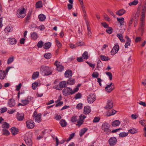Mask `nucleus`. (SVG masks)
<instances>
[{
	"label": "nucleus",
	"mask_w": 146,
	"mask_h": 146,
	"mask_svg": "<svg viewBox=\"0 0 146 146\" xmlns=\"http://www.w3.org/2000/svg\"><path fill=\"white\" fill-rule=\"evenodd\" d=\"M79 88L78 87L72 90V88L68 87L63 90L62 93L64 95L66 96L70 94H73L77 92Z\"/></svg>",
	"instance_id": "obj_1"
},
{
	"label": "nucleus",
	"mask_w": 146,
	"mask_h": 146,
	"mask_svg": "<svg viewBox=\"0 0 146 146\" xmlns=\"http://www.w3.org/2000/svg\"><path fill=\"white\" fill-rule=\"evenodd\" d=\"M40 72L45 76L48 75L52 73L51 68L48 66H42L40 69Z\"/></svg>",
	"instance_id": "obj_2"
},
{
	"label": "nucleus",
	"mask_w": 146,
	"mask_h": 146,
	"mask_svg": "<svg viewBox=\"0 0 146 146\" xmlns=\"http://www.w3.org/2000/svg\"><path fill=\"white\" fill-rule=\"evenodd\" d=\"M26 12L24 7L19 8L17 11V16L18 18H23L26 15Z\"/></svg>",
	"instance_id": "obj_3"
},
{
	"label": "nucleus",
	"mask_w": 146,
	"mask_h": 146,
	"mask_svg": "<svg viewBox=\"0 0 146 146\" xmlns=\"http://www.w3.org/2000/svg\"><path fill=\"white\" fill-rule=\"evenodd\" d=\"M32 135L31 133L26 134L25 141L26 144L28 146H32L33 143L31 139Z\"/></svg>",
	"instance_id": "obj_4"
},
{
	"label": "nucleus",
	"mask_w": 146,
	"mask_h": 146,
	"mask_svg": "<svg viewBox=\"0 0 146 146\" xmlns=\"http://www.w3.org/2000/svg\"><path fill=\"white\" fill-rule=\"evenodd\" d=\"M67 82L66 81H61L60 82L59 85L55 86L54 88L56 90H61L62 88L67 86Z\"/></svg>",
	"instance_id": "obj_5"
},
{
	"label": "nucleus",
	"mask_w": 146,
	"mask_h": 146,
	"mask_svg": "<svg viewBox=\"0 0 146 146\" xmlns=\"http://www.w3.org/2000/svg\"><path fill=\"white\" fill-rule=\"evenodd\" d=\"M96 97L94 94H90L88 95L87 97V100L89 104H92L96 100Z\"/></svg>",
	"instance_id": "obj_6"
},
{
	"label": "nucleus",
	"mask_w": 146,
	"mask_h": 146,
	"mask_svg": "<svg viewBox=\"0 0 146 146\" xmlns=\"http://www.w3.org/2000/svg\"><path fill=\"white\" fill-rule=\"evenodd\" d=\"M41 114L40 113H38L36 111L34 112L33 116L35 119V122L39 123L41 121Z\"/></svg>",
	"instance_id": "obj_7"
},
{
	"label": "nucleus",
	"mask_w": 146,
	"mask_h": 146,
	"mask_svg": "<svg viewBox=\"0 0 146 146\" xmlns=\"http://www.w3.org/2000/svg\"><path fill=\"white\" fill-rule=\"evenodd\" d=\"M7 41L10 45H15L17 43V39L13 36L8 38Z\"/></svg>",
	"instance_id": "obj_8"
},
{
	"label": "nucleus",
	"mask_w": 146,
	"mask_h": 146,
	"mask_svg": "<svg viewBox=\"0 0 146 146\" xmlns=\"http://www.w3.org/2000/svg\"><path fill=\"white\" fill-rule=\"evenodd\" d=\"M108 142L110 146H114L117 143V139L115 137H111L109 139Z\"/></svg>",
	"instance_id": "obj_9"
},
{
	"label": "nucleus",
	"mask_w": 146,
	"mask_h": 146,
	"mask_svg": "<svg viewBox=\"0 0 146 146\" xmlns=\"http://www.w3.org/2000/svg\"><path fill=\"white\" fill-rule=\"evenodd\" d=\"M110 125L108 123L105 122L103 123L102 129L105 131L108 132L110 131Z\"/></svg>",
	"instance_id": "obj_10"
},
{
	"label": "nucleus",
	"mask_w": 146,
	"mask_h": 146,
	"mask_svg": "<svg viewBox=\"0 0 146 146\" xmlns=\"http://www.w3.org/2000/svg\"><path fill=\"white\" fill-rule=\"evenodd\" d=\"M54 65L56 66L57 69L59 71L61 72L64 70V67L61 65L60 62L56 61L54 63Z\"/></svg>",
	"instance_id": "obj_11"
},
{
	"label": "nucleus",
	"mask_w": 146,
	"mask_h": 146,
	"mask_svg": "<svg viewBox=\"0 0 146 146\" xmlns=\"http://www.w3.org/2000/svg\"><path fill=\"white\" fill-rule=\"evenodd\" d=\"M27 126L28 128L32 129L35 126V123L34 121L31 120L27 121L26 122Z\"/></svg>",
	"instance_id": "obj_12"
},
{
	"label": "nucleus",
	"mask_w": 146,
	"mask_h": 146,
	"mask_svg": "<svg viewBox=\"0 0 146 146\" xmlns=\"http://www.w3.org/2000/svg\"><path fill=\"white\" fill-rule=\"evenodd\" d=\"M33 98L30 96H28L25 99L21 100V103H22V106L26 105L30 102L32 99Z\"/></svg>",
	"instance_id": "obj_13"
},
{
	"label": "nucleus",
	"mask_w": 146,
	"mask_h": 146,
	"mask_svg": "<svg viewBox=\"0 0 146 146\" xmlns=\"http://www.w3.org/2000/svg\"><path fill=\"white\" fill-rule=\"evenodd\" d=\"M146 12V4L143 5L142 8L141 15V20L143 21L145 18V13Z\"/></svg>",
	"instance_id": "obj_14"
},
{
	"label": "nucleus",
	"mask_w": 146,
	"mask_h": 146,
	"mask_svg": "<svg viewBox=\"0 0 146 146\" xmlns=\"http://www.w3.org/2000/svg\"><path fill=\"white\" fill-rule=\"evenodd\" d=\"M119 50V46L118 45H115L113 47L111 51V55H113L117 53Z\"/></svg>",
	"instance_id": "obj_15"
},
{
	"label": "nucleus",
	"mask_w": 146,
	"mask_h": 146,
	"mask_svg": "<svg viewBox=\"0 0 146 146\" xmlns=\"http://www.w3.org/2000/svg\"><path fill=\"white\" fill-rule=\"evenodd\" d=\"M114 89V86L112 83H111L110 84L108 85L105 87V90L108 92H111Z\"/></svg>",
	"instance_id": "obj_16"
},
{
	"label": "nucleus",
	"mask_w": 146,
	"mask_h": 146,
	"mask_svg": "<svg viewBox=\"0 0 146 146\" xmlns=\"http://www.w3.org/2000/svg\"><path fill=\"white\" fill-rule=\"evenodd\" d=\"M16 117L18 120L21 121L23 120L24 118V115L23 113H20L18 112L17 114Z\"/></svg>",
	"instance_id": "obj_17"
},
{
	"label": "nucleus",
	"mask_w": 146,
	"mask_h": 146,
	"mask_svg": "<svg viewBox=\"0 0 146 146\" xmlns=\"http://www.w3.org/2000/svg\"><path fill=\"white\" fill-rule=\"evenodd\" d=\"M86 25L87 26L88 30L87 36L88 37H91L92 36V33L91 31V28L90 26V25L88 22H86Z\"/></svg>",
	"instance_id": "obj_18"
},
{
	"label": "nucleus",
	"mask_w": 146,
	"mask_h": 146,
	"mask_svg": "<svg viewBox=\"0 0 146 146\" xmlns=\"http://www.w3.org/2000/svg\"><path fill=\"white\" fill-rule=\"evenodd\" d=\"M13 30V28L12 26H8L6 27L4 31L6 33H9L12 32Z\"/></svg>",
	"instance_id": "obj_19"
},
{
	"label": "nucleus",
	"mask_w": 146,
	"mask_h": 146,
	"mask_svg": "<svg viewBox=\"0 0 146 146\" xmlns=\"http://www.w3.org/2000/svg\"><path fill=\"white\" fill-rule=\"evenodd\" d=\"M84 111L85 114H89L91 111L90 107L89 106H85L84 108Z\"/></svg>",
	"instance_id": "obj_20"
},
{
	"label": "nucleus",
	"mask_w": 146,
	"mask_h": 146,
	"mask_svg": "<svg viewBox=\"0 0 146 146\" xmlns=\"http://www.w3.org/2000/svg\"><path fill=\"white\" fill-rule=\"evenodd\" d=\"M64 75L66 78H69L72 75V71L70 70H67L64 73Z\"/></svg>",
	"instance_id": "obj_21"
},
{
	"label": "nucleus",
	"mask_w": 146,
	"mask_h": 146,
	"mask_svg": "<svg viewBox=\"0 0 146 146\" xmlns=\"http://www.w3.org/2000/svg\"><path fill=\"white\" fill-rule=\"evenodd\" d=\"M116 112V111L114 110H110L108 111L106 114L108 116H110L115 114Z\"/></svg>",
	"instance_id": "obj_22"
},
{
	"label": "nucleus",
	"mask_w": 146,
	"mask_h": 146,
	"mask_svg": "<svg viewBox=\"0 0 146 146\" xmlns=\"http://www.w3.org/2000/svg\"><path fill=\"white\" fill-rule=\"evenodd\" d=\"M113 106V103L111 100H108L106 108L107 109L111 108Z\"/></svg>",
	"instance_id": "obj_23"
},
{
	"label": "nucleus",
	"mask_w": 146,
	"mask_h": 146,
	"mask_svg": "<svg viewBox=\"0 0 146 146\" xmlns=\"http://www.w3.org/2000/svg\"><path fill=\"white\" fill-rule=\"evenodd\" d=\"M6 74H5L4 71L0 70V79L3 80L5 78Z\"/></svg>",
	"instance_id": "obj_24"
},
{
	"label": "nucleus",
	"mask_w": 146,
	"mask_h": 146,
	"mask_svg": "<svg viewBox=\"0 0 146 146\" xmlns=\"http://www.w3.org/2000/svg\"><path fill=\"white\" fill-rule=\"evenodd\" d=\"M125 12L126 11L125 10L121 9L117 11L116 12V14L119 16H121L125 13Z\"/></svg>",
	"instance_id": "obj_25"
},
{
	"label": "nucleus",
	"mask_w": 146,
	"mask_h": 146,
	"mask_svg": "<svg viewBox=\"0 0 146 146\" xmlns=\"http://www.w3.org/2000/svg\"><path fill=\"white\" fill-rule=\"evenodd\" d=\"M120 123V122L119 120H115L112 122V125L113 127H116L119 126Z\"/></svg>",
	"instance_id": "obj_26"
},
{
	"label": "nucleus",
	"mask_w": 146,
	"mask_h": 146,
	"mask_svg": "<svg viewBox=\"0 0 146 146\" xmlns=\"http://www.w3.org/2000/svg\"><path fill=\"white\" fill-rule=\"evenodd\" d=\"M88 129V128L86 127L82 129L80 131V137H82L87 131Z\"/></svg>",
	"instance_id": "obj_27"
},
{
	"label": "nucleus",
	"mask_w": 146,
	"mask_h": 146,
	"mask_svg": "<svg viewBox=\"0 0 146 146\" xmlns=\"http://www.w3.org/2000/svg\"><path fill=\"white\" fill-rule=\"evenodd\" d=\"M8 104L9 106L10 107L14 106L15 104V102L13 100L10 99L8 102Z\"/></svg>",
	"instance_id": "obj_28"
},
{
	"label": "nucleus",
	"mask_w": 146,
	"mask_h": 146,
	"mask_svg": "<svg viewBox=\"0 0 146 146\" xmlns=\"http://www.w3.org/2000/svg\"><path fill=\"white\" fill-rule=\"evenodd\" d=\"M51 45V43L50 42H48L45 43L43 45V48L45 49H48Z\"/></svg>",
	"instance_id": "obj_29"
},
{
	"label": "nucleus",
	"mask_w": 146,
	"mask_h": 146,
	"mask_svg": "<svg viewBox=\"0 0 146 146\" xmlns=\"http://www.w3.org/2000/svg\"><path fill=\"white\" fill-rule=\"evenodd\" d=\"M11 131L13 135H15L18 132V129L14 127H12L11 129Z\"/></svg>",
	"instance_id": "obj_30"
},
{
	"label": "nucleus",
	"mask_w": 146,
	"mask_h": 146,
	"mask_svg": "<svg viewBox=\"0 0 146 146\" xmlns=\"http://www.w3.org/2000/svg\"><path fill=\"white\" fill-rule=\"evenodd\" d=\"M39 75V72L37 71L34 72L33 74L32 78L33 80H35L38 77Z\"/></svg>",
	"instance_id": "obj_31"
},
{
	"label": "nucleus",
	"mask_w": 146,
	"mask_h": 146,
	"mask_svg": "<svg viewBox=\"0 0 146 146\" xmlns=\"http://www.w3.org/2000/svg\"><path fill=\"white\" fill-rule=\"evenodd\" d=\"M117 36L122 42H125V40L123 39V36L120 33L117 34Z\"/></svg>",
	"instance_id": "obj_32"
},
{
	"label": "nucleus",
	"mask_w": 146,
	"mask_h": 146,
	"mask_svg": "<svg viewBox=\"0 0 146 146\" xmlns=\"http://www.w3.org/2000/svg\"><path fill=\"white\" fill-rule=\"evenodd\" d=\"M67 84L69 85H73L75 83V80L72 78L69 79L67 82Z\"/></svg>",
	"instance_id": "obj_33"
},
{
	"label": "nucleus",
	"mask_w": 146,
	"mask_h": 146,
	"mask_svg": "<svg viewBox=\"0 0 146 146\" xmlns=\"http://www.w3.org/2000/svg\"><path fill=\"white\" fill-rule=\"evenodd\" d=\"M2 133L3 135L7 136L9 135L10 133L7 129H3Z\"/></svg>",
	"instance_id": "obj_34"
},
{
	"label": "nucleus",
	"mask_w": 146,
	"mask_h": 146,
	"mask_svg": "<svg viewBox=\"0 0 146 146\" xmlns=\"http://www.w3.org/2000/svg\"><path fill=\"white\" fill-rule=\"evenodd\" d=\"M38 18L40 21H42L45 20L46 17L43 14H40L39 15Z\"/></svg>",
	"instance_id": "obj_35"
},
{
	"label": "nucleus",
	"mask_w": 146,
	"mask_h": 146,
	"mask_svg": "<svg viewBox=\"0 0 146 146\" xmlns=\"http://www.w3.org/2000/svg\"><path fill=\"white\" fill-rule=\"evenodd\" d=\"M31 38L34 40H36L38 38L37 34L35 32H34L31 34Z\"/></svg>",
	"instance_id": "obj_36"
},
{
	"label": "nucleus",
	"mask_w": 146,
	"mask_h": 146,
	"mask_svg": "<svg viewBox=\"0 0 146 146\" xmlns=\"http://www.w3.org/2000/svg\"><path fill=\"white\" fill-rule=\"evenodd\" d=\"M39 83L37 82L33 83L32 84V88L33 90H35L36 89L38 86Z\"/></svg>",
	"instance_id": "obj_37"
},
{
	"label": "nucleus",
	"mask_w": 146,
	"mask_h": 146,
	"mask_svg": "<svg viewBox=\"0 0 146 146\" xmlns=\"http://www.w3.org/2000/svg\"><path fill=\"white\" fill-rule=\"evenodd\" d=\"M2 127L3 129H7L9 127V124L6 122H3L2 123Z\"/></svg>",
	"instance_id": "obj_38"
},
{
	"label": "nucleus",
	"mask_w": 146,
	"mask_h": 146,
	"mask_svg": "<svg viewBox=\"0 0 146 146\" xmlns=\"http://www.w3.org/2000/svg\"><path fill=\"white\" fill-rule=\"evenodd\" d=\"M60 124L62 127H65L66 126L67 123L65 120L62 119L60 121Z\"/></svg>",
	"instance_id": "obj_39"
},
{
	"label": "nucleus",
	"mask_w": 146,
	"mask_h": 146,
	"mask_svg": "<svg viewBox=\"0 0 146 146\" xmlns=\"http://www.w3.org/2000/svg\"><path fill=\"white\" fill-rule=\"evenodd\" d=\"M117 20L118 22L120 23L121 25H123L124 23V18L123 17L121 18H117Z\"/></svg>",
	"instance_id": "obj_40"
},
{
	"label": "nucleus",
	"mask_w": 146,
	"mask_h": 146,
	"mask_svg": "<svg viewBox=\"0 0 146 146\" xmlns=\"http://www.w3.org/2000/svg\"><path fill=\"white\" fill-rule=\"evenodd\" d=\"M128 134V132H121L119 134V136L120 137H125L127 136Z\"/></svg>",
	"instance_id": "obj_41"
},
{
	"label": "nucleus",
	"mask_w": 146,
	"mask_h": 146,
	"mask_svg": "<svg viewBox=\"0 0 146 146\" xmlns=\"http://www.w3.org/2000/svg\"><path fill=\"white\" fill-rule=\"evenodd\" d=\"M100 58L102 61H107L110 59L109 58L103 55H101L100 56Z\"/></svg>",
	"instance_id": "obj_42"
},
{
	"label": "nucleus",
	"mask_w": 146,
	"mask_h": 146,
	"mask_svg": "<svg viewBox=\"0 0 146 146\" xmlns=\"http://www.w3.org/2000/svg\"><path fill=\"white\" fill-rule=\"evenodd\" d=\"M36 8H39L42 6V2L41 1H39L36 3Z\"/></svg>",
	"instance_id": "obj_43"
},
{
	"label": "nucleus",
	"mask_w": 146,
	"mask_h": 146,
	"mask_svg": "<svg viewBox=\"0 0 146 146\" xmlns=\"http://www.w3.org/2000/svg\"><path fill=\"white\" fill-rule=\"evenodd\" d=\"M139 1L138 0H134L132 2L129 3L128 4L130 6L135 5H137Z\"/></svg>",
	"instance_id": "obj_44"
},
{
	"label": "nucleus",
	"mask_w": 146,
	"mask_h": 146,
	"mask_svg": "<svg viewBox=\"0 0 146 146\" xmlns=\"http://www.w3.org/2000/svg\"><path fill=\"white\" fill-rule=\"evenodd\" d=\"M44 42L42 40L39 41L37 44V46L38 48H41L43 45Z\"/></svg>",
	"instance_id": "obj_45"
},
{
	"label": "nucleus",
	"mask_w": 146,
	"mask_h": 146,
	"mask_svg": "<svg viewBox=\"0 0 146 146\" xmlns=\"http://www.w3.org/2000/svg\"><path fill=\"white\" fill-rule=\"evenodd\" d=\"M56 42V44L59 48H60L62 47V44L60 43V42L58 40V38H56L55 39Z\"/></svg>",
	"instance_id": "obj_46"
},
{
	"label": "nucleus",
	"mask_w": 146,
	"mask_h": 146,
	"mask_svg": "<svg viewBox=\"0 0 146 146\" xmlns=\"http://www.w3.org/2000/svg\"><path fill=\"white\" fill-rule=\"evenodd\" d=\"M82 57L84 59H87L88 58V53L87 52L85 51L82 55Z\"/></svg>",
	"instance_id": "obj_47"
},
{
	"label": "nucleus",
	"mask_w": 146,
	"mask_h": 146,
	"mask_svg": "<svg viewBox=\"0 0 146 146\" xmlns=\"http://www.w3.org/2000/svg\"><path fill=\"white\" fill-rule=\"evenodd\" d=\"M44 56L45 58L49 59L51 57V54L50 53H46L44 54Z\"/></svg>",
	"instance_id": "obj_48"
},
{
	"label": "nucleus",
	"mask_w": 146,
	"mask_h": 146,
	"mask_svg": "<svg viewBox=\"0 0 146 146\" xmlns=\"http://www.w3.org/2000/svg\"><path fill=\"white\" fill-rule=\"evenodd\" d=\"M137 132V130L135 128H133L130 129L128 131V133H131V134H134Z\"/></svg>",
	"instance_id": "obj_49"
},
{
	"label": "nucleus",
	"mask_w": 146,
	"mask_h": 146,
	"mask_svg": "<svg viewBox=\"0 0 146 146\" xmlns=\"http://www.w3.org/2000/svg\"><path fill=\"white\" fill-rule=\"evenodd\" d=\"M14 60V57L13 56H11L9 57L7 61V63L9 64L11 63Z\"/></svg>",
	"instance_id": "obj_50"
},
{
	"label": "nucleus",
	"mask_w": 146,
	"mask_h": 146,
	"mask_svg": "<svg viewBox=\"0 0 146 146\" xmlns=\"http://www.w3.org/2000/svg\"><path fill=\"white\" fill-rule=\"evenodd\" d=\"M82 97V94L80 93H78L75 96L74 98L76 100Z\"/></svg>",
	"instance_id": "obj_51"
},
{
	"label": "nucleus",
	"mask_w": 146,
	"mask_h": 146,
	"mask_svg": "<svg viewBox=\"0 0 146 146\" xmlns=\"http://www.w3.org/2000/svg\"><path fill=\"white\" fill-rule=\"evenodd\" d=\"M7 110V108L6 107H4L0 109V113H2L6 111Z\"/></svg>",
	"instance_id": "obj_52"
},
{
	"label": "nucleus",
	"mask_w": 146,
	"mask_h": 146,
	"mask_svg": "<svg viewBox=\"0 0 146 146\" xmlns=\"http://www.w3.org/2000/svg\"><path fill=\"white\" fill-rule=\"evenodd\" d=\"M131 40H126V42L125 45V48H127L128 46L130 45Z\"/></svg>",
	"instance_id": "obj_53"
},
{
	"label": "nucleus",
	"mask_w": 146,
	"mask_h": 146,
	"mask_svg": "<svg viewBox=\"0 0 146 146\" xmlns=\"http://www.w3.org/2000/svg\"><path fill=\"white\" fill-rule=\"evenodd\" d=\"M99 75V73L97 72H94L92 74V76L94 78H97Z\"/></svg>",
	"instance_id": "obj_54"
},
{
	"label": "nucleus",
	"mask_w": 146,
	"mask_h": 146,
	"mask_svg": "<svg viewBox=\"0 0 146 146\" xmlns=\"http://www.w3.org/2000/svg\"><path fill=\"white\" fill-rule=\"evenodd\" d=\"M107 75L109 77L110 80H111L112 79V74L110 72H106Z\"/></svg>",
	"instance_id": "obj_55"
},
{
	"label": "nucleus",
	"mask_w": 146,
	"mask_h": 146,
	"mask_svg": "<svg viewBox=\"0 0 146 146\" xmlns=\"http://www.w3.org/2000/svg\"><path fill=\"white\" fill-rule=\"evenodd\" d=\"M100 119V118L99 117H95L93 120L94 123H97L98 122Z\"/></svg>",
	"instance_id": "obj_56"
},
{
	"label": "nucleus",
	"mask_w": 146,
	"mask_h": 146,
	"mask_svg": "<svg viewBox=\"0 0 146 146\" xmlns=\"http://www.w3.org/2000/svg\"><path fill=\"white\" fill-rule=\"evenodd\" d=\"M82 103H79L77 105L76 108L80 110L82 108Z\"/></svg>",
	"instance_id": "obj_57"
},
{
	"label": "nucleus",
	"mask_w": 146,
	"mask_h": 146,
	"mask_svg": "<svg viewBox=\"0 0 146 146\" xmlns=\"http://www.w3.org/2000/svg\"><path fill=\"white\" fill-rule=\"evenodd\" d=\"M77 120V117L74 116H72L71 119V121L72 122H76Z\"/></svg>",
	"instance_id": "obj_58"
},
{
	"label": "nucleus",
	"mask_w": 146,
	"mask_h": 146,
	"mask_svg": "<svg viewBox=\"0 0 146 146\" xmlns=\"http://www.w3.org/2000/svg\"><path fill=\"white\" fill-rule=\"evenodd\" d=\"M22 86V84L21 83H19L18 85H17L16 86V90H17V91H19Z\"/></svg>",
	"instance_id": "obj_59"
},
{
	"label": "nucleus",
	"mask_w": 146,
	"mask_h": 146,
	"mask_svg": "<svg viewBox=\"0 0 146 146\" xmlns=\"http://www.w3.org/2000/svg\"><path fill=\"white\" fill-rule=\"evenodd\" d=\"M56 146H58V144L60 143L61 144H63L64 143V141H63L62 142H60V143L59 142V140L58 138L56 137Z\"/></svg>",
	"instance_id": "obj_60"
},
{
	"label": "nucleus",
	"mask_w": 146,
	"mask_h": 146,
	"mask_svg": "<svg viewBox=\"0 0 146 146\" xmlns=\"http://www.w3.org/2000/svg\"><path fill=\"white\" fill-rule=\"evenodd\" d=\"M139 123L140 124L143 126H146V124L145 122V120H142L139 121Z\"/></svg>",
	"instance_id": "obj_61"
},
{
	"label": "nucleus",
	"mask_w": 146,
	"mask_h": 146,
	"mask_svg": "<svg viewBox=\"0 0 146 146\" xmlns=\"http://www.w3.org/2000/svg\"><path fill=\"white\" fill-rule=\"evenodd\" d=\"M112 29L111 27H109L106 30L107 32L109 34H110L112 33Z\"/></svg>",
	"instance_id": "obj_62"
},
{
	"label": "nucleus",
	"mask_w": 146,
	"mask_h": 146,
	"mask_svg": "<svg viewBox=\"0 0 146 146\" xmlns=\"http://www.w3.org/2000/svg\"><path fill=\"white\" fill-rule=\"evenodd\" d=\"M57 104L56 105L55 107H57L61 106L63 104V102H59L57 103Z\"/></svg>",
	"instance_id": "obj_63"
},
{
	"label": "nucleus",
	"mask_w": 146,
	"mask_h": 146,
	"mask_svg": "<svg viewBox=\"0 0 146 146\" xmlns=\"http://www.w3.org/2000/svg\"><path fill=\"white\" fill-rule=\"evenodd\" d=\"M86 118V116L84 115H81L80 116V120L83 121Z\"/></svg>",
	"instance_id": "obj_64"
}]
</instances>
